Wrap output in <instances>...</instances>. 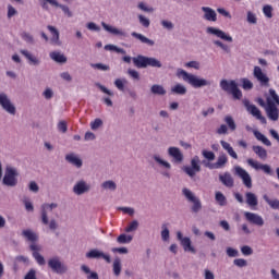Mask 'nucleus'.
Segmentation results:
<instances>
[{
	"label": "nucleus",
	"mask_w": 279,
	"mask_h": 279,
	"mask_svg": "<svg viewBox=\"0 0 279 279\" xmlns=\"http://www.w3.org/2000/svg\"><path fill=\"white\" fill-rule=\"evenodd\" d=\"M227 255L230 258H235V256H239V251H236L235 248H232V247H228L227 248Z\"/></svg>",
	"instance_id": "052dcab7"
},
{
	"label": "nucleus",
	"mask_w": 279,
	"mask_h": 279,
	"mask_svg": "<svg viewBox=\"0 0 279 279\" xmlns=\"http://www.w3.org/2000/svg\"><path fill=\"white\" fill-rule=\"evenodd\" d=\"M243 105L245 106L247 112H250L253 117L258 119V121H260V123H267V119H265V117H263V113L260 112V110L258 109V107L256 105L250 104V100H247V99L243 100Z\"/></svg>",
	"instance_id": "6e6552de"
},
{
	"label": "nucleus",
	"mask_w": 279,
	"mask_h": 279,
	"mask_svg": "<svg viewBox=\"0 0 279 279\" xmlns=\"http://www.w3.org/2000/svg\"><path fill=\"white\" fill-rule=\"evenodd\" d=\"M221 147L233 158L234 160H239V155H236V151H234V148L230 145V143L226 141H220Z\"/></svg>",
	"instance_id": "393cba45"
},
{
	"label": "nucleus",
	"mask_w": 279,
	"mask_h": 279,
	"mask_svg": "<svg viewBox=\"0 0 279 279\" xmlns=\"http://www.w3.org/2000/svg\"><path fill=\"white\" fill-rule=\"evenodd\" d=\"M207 34H213V36H217V38H220L221 40H226L227 43H232V36L227 35L226 32L219 28L208 27Z\"/></svg>",
	"instance_id": "4468645a"
},
{
	"label": "nucleus",
	"mask_w": 279,
	"mask_h": 279,
	"mask_svg": "<svg viewBox=\"0 0 279 279\" xmlns=\"http://www.w3.org/2000/svg\"><path fill=\"white\" fill-rule=\"evenodd\" d=\"M253 151L260 160H267V150L262 146H253Z\"/></svg>",
	"instance_id": "473e14b6"
},
{
	"label": "nucleus",
	"mask_w": 279,
	"mask_h": 279,
	"mask_svg": "<svg viewBox=\"0 0 279 279\" xmlns=\"http://www.w3.org/2000/svg\"><path fill=\"white\" fill-rule=\"evenodd\" d=\"M219 181L228 189H232V186H234V179L232 178V174H230V172H225L223 174H220Z\"/></svg>",
	"instance_id": "412c9836"
},
{
	"label": "nucleus",
	"mask_w": 279,
	"mask_h": 279,
	"mask_svg": "<svg viewBox=\"0 0 279 279\" xmlns=\"http://www.w3.org/2000/svg\"><path fill=\"white\" fill-rule=\"evenodd\" d=\"M104 125V121L101 119L97 118L93 122H90V128L92 130H99Z\"/></svg>",
	"instance_id": "a18cd8bd"
},
{
	"label": "nucleus",
	"mask_w": 279,
	"mask_h": 279,
	"mask_svg": "<svg viewBox=\"0 0 279 279\" xmlns=\"http://www.w3.org/2000/svg\"><path fill=\"white\" fill-rule=\"evenodd\" d=\"M131 36H133V38H136L137 40H141L144 45H148L149 47H154L155 45L154 40L145 37L141 33L133 32L131 33Z\"/></svg>",
	"instance_id": "a878e982"
},
{
	"label": "nucleus",
	"mask_w": 279,
	"mask_h": 279,
	"mask_svg": "<svg viewBox=\"0 0 279 279\" xmlns=\"http://www.w3.org/2000/svg\"><path fill=\"white\" fill-rule=\"evenodd\" d=\"M220 88L225 93H228V95H232L233 99H242L243 97V93L239 89L236 81L221 80Z\"/></svg>",
	"instance_id": "20e7f679"
},
{
	"label": "nucleus",
	"mask_w": 279,
	"mask_h": 279,
	"mask_svg": "<svg viewBox=\"0 0 279 279\" xmlns=\"http://www.w3.org/2000/svg\"><path fill=\"white\" fill-rule=\"evenodd\" d=\"M215 199L219 204V206H226L228 204V199L226 198V195H223V193L221 192H216Z\"/></svg>",
	"instance_id": "c9c22d12"
},
{
	"label": "nucleus",
	"mask_w": 279,
	"mask_h": 279,
	"mask_svg": "<svg viewBox=\"0 0 279 279\" xmlns=\"http://www.w3.org/2000/svg\"><path fill=\"white\" fill-rule=\"evenodd\" d=\"M205 21H211L215 23L217 21V12L215 10L210 9V7H202Z\"/></svg>",
	"instance_id": "5701e85b"
},
{
	"label": "nucleus",
	"mask_w": 279,
	"mask_h": 279,
	"mask_svg": "<svg viewBox=\"0 0 279 279\" xmlns=\"http://www.w3.org/2000/svg\"><path fill=\"white\" fill-rule=\"evenodd\" d=\"M235 173L239 178H241L246 189H252V177H250V173H247L245 169L241 168V166H236Z\"/></svg>",
	"instance_id": "9b49d317"
},
{
	"label": "nucleus",
	"mask_w": 279,
	"mask_h": 279,
	"mask_svg": "<svg viewBox=\"0 0 279 279\" xmlns=\"http://www.w3.org/2000/svg\"><path fill=\"white\" fill-rule=\"evenodd\" d=\"M0 106L5 110V112H9V114H16V107L12 105L5 93L0 94Z\"/></svg>",
	"instance_id": "9d476101"
},
{
	"label": "nucleus",
	"mask_w": 279,
	"mask_h": 279,
	"mask_svg": "<svg viewBox=\"0 0 279 279\" xmlns=\"http://www.w3.org/2000/svg\"><path fill=\"white\" fill-rule=\"evenodd\" d=\"M242 88L244 90H252L254 88V83H252V81H250L248 78H243Z\"/></svg>",
	"instance_id": "c03bdc74"
},
{
	"label": "nucleus",
	"mask_w": 279,
	"mask_h": 279,
	"mask_svg": "<svg viewBox=\"0 0 279 279\" xmlns=\"http://www.w3.org/2000/svg\"><path fill=\"white\" fill-rule=\"evenodd\" d=\"M185 66H187L189 69L199 70V62H197V61H190V62L185 63Z\"/></svg>",
	"instance_id": "69168bd1"
},
{
	"label": "nucleus",
	"mask_w": 279,
	"mask_h": 279,
	"mask_svg": "<svg viewBox=\"0 0 279 279\" xmlns=\"http://www.w3.org/2000/svg\"><path fill=\"white\" fill-rule=\"evenodd\" d=\"M29 247L33 252V258H35L36 263H38L40 266L45 265L46 264L45 257L39 253L40 246L36 244H31Z\"/></svg>",
	"instance_id": "6ab92c4d"
},
{
	"label": "nucleus",
	"mask_w": 279,
	"mask_h": 279,
	"mask_svg": "<svg viewBox=\"0 0 279 279\" xmlns=\"http://www.w3.org/2000/svg\"><path fill=\"white\" fill-rule=\"evenodd\" d=\"M233 265H235V267H247V260L244 258H236L233 260Z\"/></svg>",
	"instance_id": "3c124183"
},
{
	"label": "nucleus",
	"mask_w": 279,
	"mask_h": 279,
	"mask_svg": "<svg viewBox=\"0 0 279 279\" xmlns=\"http://www.w3.org/2000/svg\"><path fill=\"white\" fill-rule=\"evenodd\" d=\"M214 45H216V47H220V49H222L227 53H230V47L228 45H226L219 40L214 41Z\"/></svg>",
	"instance_id": "5fc2aeb1"
},
{
	"label": "nucleus",
	"mask_w": 279,
	"mask_h": 279,
	"mask_svg": "<svg viewBox=\"0 0 279 279\" xmlns=\"http://www.w3.org/2000/svg\"><path fill=\"white\" fill-rule=\"evenodd\" d=\"M168 154L173 158L174 162H182L184 160V155L178 147H169Z\"/></svg>",
	"instance_id": "aec40b11"
},
{
	"label": "nucleus",
	"mask_w": 279,
	"mask_h": 279,
	"mask_svg": "<svg viewBox=\"0 0 279 279\" xmlns=\"http://www.w3.org/2000/svg\"><path fill=\"white\" fill-rule=\"evenodd\" d=\"M263 13L265 14L266 19H272L274 17V8L269 4L264 5Z\"/></svg>",
	"instance_id": "ea45409f"
},
{
	"label": "nucleus",
	"mask_w": 279,
	"mask_h": 279,
	"mask_svg": "<svg viewBox=\"0 0 279 279\" xmlns=\"http://www.w3.org/2000/svg\"><path fill=\"white\" fill-rule=\"evenodd\" d=\"M138 229V221L133 220L126 228L125 232H134V230Z\"/></svg>",
	"instance_id": "8fccbe9b"
},
{
	"label": "nucleus",
	"mask_w": 279,
	"mask_h": 279,
	"mask_svg": "<svg viewBox=\"0 0 279 279\" xmlns=\"http://www.w3.org/2000/svg\"><path fill=\"white\" fill-rule=\"evenodd\" d=\"M247 165L255 169L256 171L262 170L264 173H271V167L269 165H263L258 163V161H255L254 159L250 158L246 160Z\"/></svg>",
	"instance_id": "f3484780"
},
{
	"label": "nucleus",
	"mask_w": 279,
	"mask_h": 279,
	"mask_svg": "<svg viewBox=\"0 0 279 279\" xmlns=\"http://www.w3.org/2000/svg\"><path fill=\"white\" fill-rule=\"evenodd\" d=\"M154 158H155L156 162L161 165V167H165L166 169H171V163H169L168 161L160 159V157H158V156H155Z\"/></svg>",
	"instance_id": "13d9d810"
},
{
	"label": "nucleus",
	"mask_w": 279,
	"mask_h": 279,
	"mask_svg": "<svg viewBox=\"0 0 279 279\" xmlns=\"http://www.w3.org/2000/svg\"><path fill=\"white\" fill-rule=\"evenodd\" d=\"M21 36L26 43H29L31 45L34 44V36H32V34L24 32L21 34Z\"/></svg>",
	"instance_id": "6e6d98bb"
},
{
	"label": "nucleus",
	"mask_w": 279,
	"mask_h": 279,
	"mask_svg": "<svg viewBox=\"0 0 279 279\" xmlns=\"http://www.w3.org/2000/svg\"><path fill=\"white\" fill-rule=\"evenodd\" d=\"M50 58L60 64H64V62H66V57L58 51L50 52Z\"/></svg>",
	"instance_id": "2f4dec72"
},
{
	"label": "nucleus",
	"mask_w": 279,
	"mask_h": 279,
	"mask_svg": "<svg viewBox=\"0 0 279 279\" xmlns=\"http://www.w3.org/2000/svg\"><path fill=\"white\" fill-rule=\"evenodd\" d=\"M102 189H109V191H116L117 183H114L113 181H106L102 183Z\"/></svg>",
	"instance_id": "49530a36"
},
{
	"label": "nucleus",
	"mask_w": 279,
	"mask_h": 279,
	"mask_svg": "<svg viewBox=\"0 0 279 279\" xmlns=\"http://www.w3.org/2000/svg\"><path fill=\"white\" fill-rule=\"evenodd\" d=\"M182 193L186 201L193 204L192 213H199V210H202V201H199V198H197L195 194H193V192L186 187L182 190Z\"/></svg>",
	"instance_id": "0eeeda50"
},
{
	"label": "nucleus",
	"mask_w": 279,
	"mask_h": 279,
	"mask_svg": "<svg viewBox=\"0 0 279 279\" xmlns=\"http://www.w3.org/2000/svg\"><path fill=\"white\" fill-rule=\"evenodd\" d=\"M241 252L244 256H252V254H254V251L248 245L242 246Z\"/></svg>",
	"instance_id": "864d4df0"
},
{
	"label": "nucleus",
	"mask_w": 279,
	"mask_h": 279,
	"mask_svg": "<svg viewBox=\"0 0 279 279\" xmlns=\"http://www.w3.org/2000/svg\"><path fill=\"white\" fill-rule=\"evenodd\" d=\"M113 274L114 276H121V259L119 258L113 262Z\"/></svg>",
	"instance_id": "79ce46f5"
},
{
	"label": "nucleus",
	"mask_w": 279,
	"mask_h": 279,
	"mask_svg": "<svg viewBox=\"0 0 279 279\" xmlns=\"http://www.w3.org/2000/svg\"><path fill=\"white\" fill-rule=\"evenodd\" d=\"M171 92L174 93V95H186V87L182 84H177L171 88Z\"/></svg>",
	"instance_id": "e433bc0d"
},
{
	"label": "nucleus",
	"mask_w": 279,
	"mask_h": 279,
	"mask_svg": "<svg viewBox=\"0 0 279 279\" xmlns=\"http://www.w3.org/2000/svg\"><path fill=\"white\" fill-rule=\"evenodd\" d=\"M114 85L118 90H125V85L123 84V81L121 78H117Z\"/></svg>",
	"instance_id": "e2e57ef3"
},
{
	"label": "nucleus",
	"mask_w": 279,
	"mask_h": 279,
	"mask_svg": "<svg viewBox=\"0 0 279 279\" xmlns=\"http://www.w3.org/2000/svg\"><path fill=\"white\" fill-rule=\"evenodd\" d=\"M90 66L93 69H98V71H110V66L102 63H92Z\"/></svg>",
	"instance_id": "09e8293b"
},
{
	"label": "nucleus",
	"mask_w": 279,
	"mask_h": 279,
	"mask_svg": "<svg viewBox=\"0 0 279 279\" xmlns=\"http://www.w3.org/2000/svg\"><path fill=\"white\" fill-rule=\"evenodd\" d=\"M202 155L204 156V158H206V160H209L210 162L215 160V153L210 150H203Z\"/></svg>",
	"instance_id": "603ef678"
},
{
	"label": "nucleus",
	"mask_w": 279,
	"mask_h": 279,
	"mask_svg": "<svg viewBox=\"0 0 279 279\" xmlns=\"http://www.w3.org/2000/svg\"><path fill=\"white\" fill-rule=\"evenodd\" d=\"M133 64L137 69H147V66L160 69L162 66V63L158 61V59L145 57L143 54H138L137 57L133 58Z\"/></svg>",
	"instance_id": "7ed1b4c3"
},
{
	"label": "nucleus",
	"mask_w": 279,
	"mask_h": 279,
	"mask_svg": "<svg viewBox=\"0 0 279 279\" xmlns=\"http://www.w3.org/2000/svg\"><path fill=\"white\" fill-rule=\"evenodd\" d=\"M73 191L76 195H83V193H86V191H88V186H86V183L84 181H81L76 185H74Z\"/></svg>",
	"instance_id": "7c9ffc66"
},
{
	"label": "nucleus",
	"mask_w": 279,
	"mask_h": 279,
	"mask_svg": "<svg viewBox=\"0 0 279 279\" xmlns=\"http://www.w3.org/2000/svg\"><path fill=\"white\" fill-rule=\"evenodd\" d=\"M247 23H251L252 25H256L257 23L256 14L251 11L247 12Z\"/></svg>",
	"instance_id": "bf43d9fd"
},
{
	"label": "nucleus",
	"mask_w": 279,
	"mask_h": 279,
	"mask_svg": "<svg viewBox=\"0 0 279 279\" xmlns=\"http://www.w3.org/2000/svg\"><path fill=\"white\" fill-rule=\"evenodd\" d=\"M191 168L198 172L202 171V167L199 166V157L195 156L191 160Z\"/></svg>",
	"instance_id": "37998d69"
},
{
	"label": "nucleus",
	"mask_w": 279,
	"mask_h": 279,
	"mask_svg": "<svg viewBox=\"0 0 279 279\" xmlns=\"http://www.w3.org/2000/svg\"><path fill=\"white\" fill-rule=\"evenodd\" d=\"M177 238L179 241H181V245L184 250V252H191L192 254H195V247H193V245H191V238H184L182 235V232H178L177 233Z\"/></svg>",
	"instance_id": "2eb2a0df"
},
{
	"label": "nucleus",
	"mask_w": 279,
	"mask_h": 279,
	"mask_svg": "<svg viewBox=\"0 0 279 279\" xmlns=\"http://www.w3.org/2000/svg\"><path fill=\"white\" fill-rule=\"evenodd\" d=\"M24 279H38V278H36V271L34 269H31L25 275Z\"/></svg>",
	"instance_id": "338daca9"
},
{
	"label": "nucleus",
	"mask_w": 279,
	"mask_h": 279,
	"mask_svg": "<svg viewBox=\"0 0 279 279\" xmlns=\"http://www.w3.org/2000/svg\"><path fill=\"white\" fill-rule=\"evenodd\" d=\"M101 25L106 32H109V34H113V36H128V34L119 28L112 27L106 22H101Z\"/></svg>",
	"instance_id": "b1692460"
},
{
	"label": "nucleus",
	"mask_w": 279,
	"mask_h": 279,
	"mask_svg": "<svg viewBox=\"0 0 279 279\" xmlns=\"http://www.w3.org/2000/svg\"><path fill=\"white\" fill-rule=\"evenodd\" d=\"M253 75L255 78H257L262 86H269V77L263 72V69H260V66L255 65Z\"/></svg>",
	"instance_id": "ddd939ff"
},
{
	"label": "nucleus",
	"mask_w": 279,
	"mask_h": 279,
	"mask_svg": "<svg viewBox=\"0 0 279 279\" xmlns=\"http://www.w3.org/2000/svg\"><path fill=\"white\" fill-rule=\"evenodd\" d=\"M217 134H228V126L226 124H221L220 128L217 129Z\"/></svg>",
	"instance_id": "774afa93"
},
{
	"label": "nucleus",
	"mask_w": 279,
	"mask_h": 279,
	"mask_svg": "<svg viewBox=\"0 0 279 279\" xmlns=\"http://www.w3.org/2000/svg\"><path fill=\"white\" fill-rule=\"evenodd\" d=\"M269 97L266 98V113L270 121H278L279 119V96L276 89H269Z\"/></svg>",
	"instance_id": "f257e3e1"
},
{
	"label": "nucleus",
	"mask_w": 279,
	"mask_h": 279,
	"mask_svg": "<svg viewBox=\"0 0 279 279\" xmlns=\"http://www.w3.org/2000/svg\"><path fill=\"white\" fill-rule=\"evenodd\" d=\"M177 75L179 77H182L184 82L193 86V88H202V86H210V82L204 80V78H198L197 76L193 74H189V72L178 69L177 70Z\"/></svg>",
	"instance_id": "f03ea898"
},
{
	"label": "nucleus",
	"mask_w": 279,
	"mask_h": 279,
	"mask_svg": "<svg viewBox=\"0 0 279 279\" xmlns=\"http://www.w3.org/2000/svg\"><path fill=\"white\" fill-rule=\"evenodd\" d=\"M58 130H59V132H62V134H66V131L69 130V128L66 125V121H60L58 123Z\"/></svg>",
	"instance_id": "4d7b16f0"
},
{
	"label": "nucleus",
	"mask_w": 279,
	"mask_h": 279,
	"mask_svg": "<svg viewBox=\"0 0 279 279\" xmlns=\"http://www.w3.org/2000/svg\"><path fill=\"white\" fill-rule=\"evenodd\" d=\"M53 208H58V204H44L41 205V222L44 226H49L50 230H57L58 229V222H56L54 219L50 220L49 222V213L53 210Z\"/></svg>",
	"instance_id": "39448f33"
},
{
	"label": "nucleus",
	"mask_w": 279,
	"mask_h": 279,
	"mask_svg": "<svg viewBox=\"0 0 279 279\" xmlns=\"http://www.w3.org/2000/svg\"><path fill=\"white\" fill-rule=\"evenodd\" d=\"M65 159L68 160V162H70L71 165H74V167H77V169H80V167H82V159L77 158L75 155L70 154L65 156Z\"/></svg>",
	"instance_id": "72a5a7b5"
},
{
	"label": "nucleus",
	"mask_w": 279,
	"mask_h": 279,
	"mask_svg": "<svg viewBox=\"0 0 279 279\" xmlns=\"http://www.w3.org/2000/svg\"><path fill=\"white\" fill-rule=\"evenodd\" d=\"M128 74L133 78V80H141V74L136 70L129 69Z\"/></svg>",
	"instance_id": "680f3d73"
},
{
	"label": "nucleus",
	"mask_w": 279,
	"mask_h": 279,
	"mask_svg": "<svg viewBox=\"0 0 279 279\" xmlns=\"http://www.w3.org/2000/svg\"><path fill=\"white\" fill-rule=\"evenodd\" d=\"M225 123H227V125H228L229 130H231V132H234V130H236V123L234 122V119L232 118V116H226Z\"/></svg>",
	"instance_id": "4c0bfd02"
},
{
	"label": "nucleus",
	"mask_w": 279,
	"mask_h": 279,
	"mask_svg": "<svg viewBox=\"0 0 279 279\" xmlns=\"http://www.w3.org/2000/svg\"><path fill=\"white\" fill-rule=\"evenodd\" d=\"M150 90L153 95H167V90H165V87H162V85H153Z\"/></svg>",
	"instance_id": "58836bf2"
},
{
	"label": "nucleus",
	"mask_w": 279,
	"mask_h": 279,
	"mask_svg": "<svg viewBox=\"0 0 279 279\" xmlns=\"http://www.w3.org/2000/svg\"><path fill=\"white\" fill-rule=\"evenodd\" d=\"M264 199H265V202L268 203L270 208H272L274 210H279V201L278 199H270L269 196H267V194L264 195Z\"/></svg>",
	"instance_id": "f704fd0d"
},
{
	"label": "nucleus",
	"mask_w": 279,
	"mask_h": 279,
	"mask_svg": "<svg viewBox=\"0 0 279 279\" xmlns=\"http://www.w3.org/2000/svg\"><path fill=\"white\" fill-rule=\"evenodd\" d=\"M22 236H25L28 241H31V243H36V241H38V235L29 229L23 230Z\"/></svg>",
	"instance_id": "c756f323"
},
{
	"label": "nucleus",
	"mask_w": 279,
	"mask_h": 279,
	"mask_svg": "<svg viewBox=\"0 0 279 279\" xmlns=\"http://www.w3.org/2000/svg\"><path fill=\"white\" fill-rule=\"evenodd\" d=\"M184 173L190 175V178H194L195 173H199L197 170L193 169L191 166H185L183 168Z\"/></svg>",
	"instance_id": "de8ad7c7"
},
{
	"label": "nucleus",
	"mask_w": 279,
	"mask_h": 279,
	"mask_svg": "<svg viewBox=\"0 0 279 279\" xmlns=\"http://www.w3.org/2000/svg\"><path fill=\"white\" fill-rule=\"evenodd\" d=\"M20 52L22 53V56L26 57V59L28 60L29 64H34V66H38V64H40V60H38V58H36L32 53H29V51L21 50Z\"/></svg>",
	"instance_id": "cd10ccee"
},
{
	"label": "nucleus",
	"mask_w": 279,
	"mask_h": 279,
	"mask_svg": "<svg viewBox=\"0 0 279 279\" xmlns=\"http://www.w3.org/2000/svg\"><path fill=\"white\" fill-rule=\"evenodd\" d=\"M140 23L143 27H149V20L143 15H138Z\"/></svg>",
	"instance_id": "0e129e2a"
},
{
	"label": "nucleus",
	"mask_w": 279,
	"mask_h": 279,
	"mask_svg": "<svg viewBox=\"0 0 279 279\" xmlns=\"http://www.w3.org/2000/svg\"><path fill=\"white\" fill-rule=\"evenodd\" d=\"M86 258H104V260H106V263L112 262L110 258V255H108L97 248L90 250L88 253H86Z\"/></svg>",
	"instance_id": "dca6fc26"
},
{
	"label": "nucleus",
	"mask_w": 279,
	"mask_h": 279,
	"mask_svg": "<svg viewBox=\"0 0 279 279\" xmlns=\"http://www.w3.org/2000/svg\"><path fill=\"white\" fill-rule=\"evenodd\" d=\"M47 3H50V5H53L54 8H60L62 12L68 16V19H71L73 16V12H71V9H69L68 5L60 4L58 0H46Z\"/></svg>",
	"instance_id": "4be33fe9"
},
{
	"label": "nucleus",
	"mask_w": 279,
	"mask_h": 279,
	"mask_svg": "<svg viewBox=\"0 0 279 279\" xmlns=\"http://www.w3.org/2000/svg\"><path fill=\"white\" fill-rule=\"evenodd\" d=\"M47 28L49 29L52 38H51V43L53 45H58L60 43V32H58V29L51 25H48Z\"/></svg>",
	"instance_id": "bb28decb"
},
{
	"label": "nucleus",
	"mask_w": 279,
	"mask_h": 279,
	"mask_svg": "<svg viewBox=\"0 0 279 279\" xmlns=\"http://www.w3.org/2000/svg\"><path fill=\"white\" fill-rule=\"evenodd\" d=\"M245 197H246V204H248L252 208H254V206H258V197H256V194L252 192H247L245 194Z\"/></svg>",
	"instance_id": "c85d7f7f"
},
{
	"label": "nucleus",
	"mask_w": 279,
	"mask_h": 279,
	"mask_svg": "<svg viewBox=\"0 0 279 279\" xmlns=\"http://www.w3.org/2000/svg\"><path fill=\"white\" fill-rule=\"evenodd\" d=\"M117 241L120 244L132 243V236L126 235L125 233H122L118 236Z\"/></svg>",
	"instance_id": "a19ab883"
},
{
	"label": "nucleus",
	"mask_w": 279,
	"mask_h": 279,
	"mask_svg": "<svg viewBox=\"0 0 279 279\" xmlns=\"http://www.w3.org/2000/svg\"><path fill=\"white\" fill-rule=\"evenodd\" d=\"M17 177L19 172L16 169L7 167L2 182L5 186H16V184H19V180H16Z\"/></svg>",
	"instance_id": "423d86ee"
},
{
	"label": "nucleus",
	"mask_w": 279,
	"mask_h": 279,
	"mask_svg": "<svg viewBox=\"0 0 279 279\" xmlns=\"http://www.w3.org/2000/svg\"><path fill=\"white\" fill-rule=\"evenodd\" d=\"M48 267L54 272V274H66V267L62 262L60 260V257H52L48 260Z\"/></svg>",
	"instance_id": "1a4fd4ad"
},
{
	"label": "nucleus",
	"mask_w": 279,
	"mask_h": 279,
	"mask_svg": "<svg viewBox=\"0 0 279 279\" xmlns=\"http://www.w3.org/2000/svg\"><path fill=\"white\" fill-rule=\"evenodd\" d=\"M244 217L246 221H248V223H252L253 226H258L259 228L265 226V220L258 214L246 211L244 213Z\"/></svg>",
	"instance_id": "f8f14e48"
},
{
	"label": "nucleus",
	"mask_w": 279,
	"mask_h": 279,
	"mask_svg": "<svg viewBox=\"0 0 279 279\" xmlns=\"http://www.w3.org/2000/svg\"><path fill=\"white\" fill-rule=\"evenodd\" d=\"M228 165V156L226 154L219 155L217 162L207 163L208 169H223Z\"/></svg>",
	"instance_id": "a211bd4d"
}]
</instances>
